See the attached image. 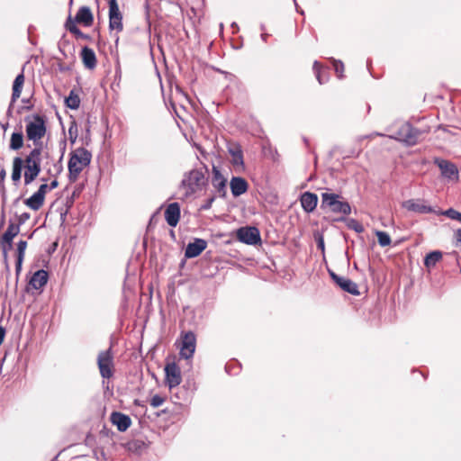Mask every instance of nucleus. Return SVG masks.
<instances>
[{
  "mask_svg": "<svg viewBox=\"0 0 461 461\" xmlns=\"http://www.w3.org/2000/svg\"><path fill=\"white\" fill-rule=\"evenodd\" d=\"M207 173L208 168L205 166L185 172L178 188L181 199L188 198L195 193L202 191L207 184Z\"/></svg>",
  "mask_w": 461,
  "mask_h": 461,
  "instance_id": "obj_1",
  "label": "nucleus"
},
{
  "mask_svg": "<svg viewBox=\"0 0 461 461\" xmlns=\"http://www.w3.org/2000/svg\"><path fill=\"white\" fill-rule=\"evenodd\" d=\"M91 158V152L85 148H77L70 153L68 164L70 182L77 180L79 174L90 164Z\"/></svg>",
  "mask_w": 461,
  "mask_h": 461,
  "instance_id": "obj_2",
  "label": "nucleus"
},
{
  "mask_svg": "<svg viewBox=\"0 0 461 461\" xmlns=\"http://www.w3.org/2000/svg\"><path fill=\"white\" fill-rule=\"evenodd\" d=\"M41 153L42 147H34L23 160L24 184L26 185L34 181L41 171Z\"/></svg>",
  "mask_w": 461,
  "mask_h": 461,
  "instance_id": "obj_3",
  "label": "nucleus"
},
{
  "mask_svg": "<svg viewBox=\"0 0 461 461\" xmlns=\"http://www.w3.org/2000/svg\"><path fill=\"white\" fill-rule=\"evenodd\" d=\"M423 133H425V131L416 129L409 122H404L389 138L402 141L408 146H414L418 143L420 136Z\"/></svg>",
  "mask_w": 461,
  "mask_h": 461,
  "instance_id": "obj_4",
  "label": "nucleus"
},
{
  "mask_svg": "<svg viewBox=\"0 0 461 461\" xmlns=\"http://www.w3.org/2000/svg\"><path fill=\"white\" fill-rule=\"evenodd\" d=\"M46 133L45 121L41 115H34L33 121L26 124V136L32 140L34 147H42L41 140Z\"/></svg>",
  "mask_w": 461,
  "mask_h": 461,
  "instance_id": "obj_5",
  "label": "nucleus"
},
{
  "mask_svg": "<svg viewBox=\"0 0 461 461\" xmlns=\"http://www.w3.org/2000/svg\"><path fill=\"white\" fill-rule=\"evenodd\" d=\"M97 366L103 378L109 379L113 375V353L112 347L99 352L97 356Z\"/></svg>",
  "mask_w": 461,
  "mask_h": 461,
  "instance_id": "obj_6",
  "label": "nucleus"
},
{
  "mask_svg": "<svg viewBox=\"0 0 461 461\" xmlns=\"http://www.w3.org/2000/svg\"><path fill=\"white\" fill-rule=\"evenodd\" d=\"M237 239L247 245H256L261 241L259 230L254 226L238 229Z\"/></svg>",
  "mask_w": 461,
  "mask_h": 461,
  "instance_id": "obj_7",
  "label": "nucleus"
},
{
  "mask_svg": "<svg viewBox=\"0 0 461 461\" xmlns=\"http://www.w3.org/2000/svg\"><path fill=\"white\" fill-rule=\"evenodd\" d=\"M109 29L120 32L123 30L122 14L117 0H109Z\"/></svg>",
  "mask_w": 461,
  "mask_h": 461,
  "instance_id": "obj_8",
  "label": "nucleus"
},
{
  "mask_svg": "<svg viewBox=\"0 0 461 461\" xmlns=\"http://www.w3.org/2000/svg\"><path fill=\"white\" fill-rule=\"evenodd\" d=\"M196 347V337L193 331H187L182 336L180 356L185 359L192 358Z\"/></svg>",
  "mask_w": 461,
  "mask_h": 461,
  "instance_id": "obj_9",
  "label": "nucleus"
},
{
  "mask_svg": "<svg viewBox=\"0 0 461 461\" xmlns=\"http://www.w3.org/2000/svg\"><path fill=\"white\" fill-rule=\"evenodd\" d=\"M402 206L409 212L420 213V214H427V213H436L435 209L425 203L424 200L421 199H409L402 203Z\"/></svg>",
  "mask_w": 461,
  "mask_h": 461,
  "instance_id": "obj_10",
  "label": "nucleus"
},
{
  "mask_svg": "<svg viewBox=\"0 0 461 461\" xmlns=\"http://www.w3.org/2000/svg\"><path fill=\"white\" fill-rule=\"evenodd\" d=\"M166 383L168 387L174 388L179 385L182 382L181 370L175 363H167L165 366Z\"/></svg>",
  "mask_w": 461,
  "mask_h": 461,
  "instance_id": "obj_11",
  "label": "nucleus"
},
{
  "mask_svg": "<svg viewBox=\"0 0 461 461\" xmlns=\"http://www.w3.org/2000/svg\"><path fill=\"white\" fill-rule=\"evenodd\" d=\"M329 274L330 278L334 281V283L338 286H339L343 291L353 295H358L360 294L357 285L352 280L347 277L339 276L331 270H329Z\"/></svg>",
  "mask_w": 461,
  "mask_h": 461,
  "instance_id": "obj_12",
  "label": "nucleus"
},
{
  "mask_svg": "<svg viewBox=\"0 0 461 461\" xmlns=\"http://www.w3.org/2000/svg\"><path fill=\"white\" fill-rule=\"evenodd\" d=\"M434 164L439 167L443 177L447 178L449 180L458 178V170L454 163L446 159L437 158L434 159Z\"/></svg>",
  "mask_w": 461,
  "mask_h": 461,
  "instance_id": "obj_13",
  "label": "nucleus"
},
{
  "mask_svg": "<svg viewBox=\"0 0 461 461\" xmlns=\"http://www.w3.org/2000/svg\"><path fill=\"white\" fill-rule=\"evenodd\" d=\"M20 232V226L19 224H16L13 222L12 221H9L7 230L3 235L2 238V245H3V253L5 258L7 257V250L12 249L13 246V240L14 238Z\"/></svg>",
  "mask_w": 461,
  "mask_h": 461,
  "instance_id": "obj_14",
  "label": "nucleus"
},
{
  "mask_svg": "<svg viewBox=\"0 0 461 461\" xmlns=\"http://www.w3.org/2000/svg\"><path fill=\"white\" fill-rule=\"evenodd\" d=\"M212 185L221 197L226 196L227 179L216 166H212Z\"/></svg>",
  "mask_w": 461,
  "mask_h": 461,
  "instance_id": "obj_15",
  "label": "nucleus"
},
{
  "mask_svg": "<svg viewBox=\"0 0 461 461\" xmlns=\"http://www.w3.org/2000/svg\"><path fill=\"white\" fill-rule=\"evenodd\" d=\"M207 247L206 240L203 239H194L193 242L188 243L185 250L186 258H194L198 257Z\"/></svg>",
  "mask_w": 461,
  "mask_h": 461,
  "instance_id": "obj_16",
  "label": "nucleus"
},
{
  "mask_svg": "<svg viewBox=\"0 0 461 461\" xmlns=\"http://www.w3.org/2000/svg\"><path fill=\"white\" fill-rule=\"evenodd\" d=\"M72 22L74 24L80 23L86 27L91 26L94 22V15L91 9L86 5L81 6L76 14L75 17L72 18Z\"/></svg>",
  "mask_w": 461,
  "mask_h": 461,
  "instance_id": "obj_17",
  "label": "nucleus"
},
{
  "mask_svg": "<svg viewBox=\"0 0 461 461\" xmlns=\"http://www.w3.org/2000/svg\"><path fill=\"white\" fill-rule=\"evenodd\" d=\"M165 219L170 227H176L180 220V205L178 203H171L165 211Z\"/></svg>",
  "mask_w": 461,
  "mask_h": 461,
  "instance_id": "obj_18",
  "label": "nucleus"
},
{
  "mask_svg": "<svg viewBox=\"0 0 461 461\" xmlns=\"http://www.w3.org/2000/svg\"><path fill=\"white\" fill-rule=\"evenodd\" d=\"M111 422L115 425L117 429L121 432L126 431L131 425V420L130 416L119 411L112 412Z\"/></svg>",
  "mask_w": 461,
  "mask_h": 461,
  "instance_id": "obj_19",
  "label": "nucleus"
},
{
  "mask_svg": "<svg viewBox=\"0 0 461 461\" xmlns=\"http://www.w3.org/2000/svg\"><path fill=\"white\" fill-rule=\"evenodd\" d=\"M231 194L234 197L240 196L249 189L247 180L241 176H232L230 182Z\"/></svg>",
  "mask_w": 461,
  "mask_h": 461,
  "instance_id": "obj_20",
  "label": "nucleus"
},
{
  "mask_svg": "<svg viewBox=\"0 0 461 461\" xmlns=\"http://www.w3.org/2000/svg\"><path fill=\"white\" fill-rule=\"evenodd\" d=\"M300 202L304 212H312L317 206L318 196L313 193L305 192L301 195Z\"/></svg>",
  "mask_w": 461,
  "mask_h": 461,
  "instance_id": "obj_21",
  "label": "nucleus"
},
{
  "mask_svg": "<svg viewBox=\"0 0 461 461\" xmlns=\"http://www.w3.org/2000/svg\"><path fill=\"white\" fill-rule=\"evenodd\" d=\"M49 274L44 269L36 271L30 279L29 285L36 289H41L48 282Z\"/></svg>",
  "mask_w": 461,
  "mask_h": 461,
  "instance_id": "obj_22",
  "label": "nucleus"
},
{
  "mask_svg": "<svg viewBox=\"0 0 461 461\" xmlns=\"http://www.w3.org/2000/svg\"><path fill=\"white\" fill-rule=\"evenodd\" d=\"M81 58L84 66L88 69H94L96 67V56L95 51L87 47H83L81 50Z\"/></svg>",
  "mask_w": 461,
  "mask_h": 461,
  "instance_id": "obj_23",
  "label": "nucleus"
},
{
  "mask_svg": "<svg viewBox=\"0 0 461 461\" xmlns=\"http://www.w3.org/2000/svg\"><path fill=\"white\" fill-rule=\"evenodd\" d=\"M23 83H24V75H23V72H22L19 75H17V77H15L14 84H13V94H12V98H11V104L8 108L9 111L11 110V107L13 106V104L20 97Z\"/></svg>",
  "mask_w": 461,
  "mask_h": 461,
  "instance_id": "obj_24",
  "label": "nucleus"
},
{
  "mask_svg": "<svg viewBox=\"0 0 461 461\" xmlns=\"http://www.w3.org/2000/svg\"><path fill=\"white\" fill-rule=\"evenodd\" d=\"M229 153L231 156V164L234 167H243V152L241 147L238 144L232 145L228 149Z\"/></svg>",
  "mask_w": 461,
  "mask_h": 461,
  "instance_id": "obj_25",
  "label": "nucleus"
},
{
  "mask_svg": "<svg viewBox=\"0 0 461 461\" xmlns=\"http://www.w3.org/2000/svg\"><path fill=\"white\" fill-rule=\"evenodd\" d=\"M44 168L50 177L57 178L63 170L62 156L58 160L52 159L51 165L46 162Z\"/></svg>",
  "mask_w": 461,
  "mask_h": 461,
  "instance_id": "obj_26",
  "label": "nucleus"
},
{
  "mask_svg": "<svg viewBox=\"0 0 461 461\" xmlns=\"http://www.w3.org/2000/svg\"><path fill=\"white\" fill-rule=\"evenodd\" d=\"M65 28L69 32H71L72 34H74L77 38H80V39H84V40H89L90 39V36L87 35V34H85L84 32H82L79 28L74 24V23L72 22V17L71 15H68L66 23H65Z\"/></svg>",
  "mask_w": 461,
  "mask_h": 461,
  "instance_id": "obj_27",
  "label": "nucleus"
},
{
  "mask_svg": "<svg viewBox=\"0 0 461 461\" xmlns=\"http://www.w3.org/2000/svg\"><path fill=\"white\" fill-rule=\"evenodd\" d=\"M44 200L45 199L41 196L40 194L34 193L31 197L24 201V203L32 210L37 211L42 206Z\"/></svg>",
  "mask_w": 461,
  "mask_h": 461,
  "instance_id": "obj_28",
  "label": "nucleus"
},
{
  "mask_svg": "<svg viewBox=\"0 0 461 461\" xmlns=\"http://www.w3.org/2000/svg\"><path fill=\"white\" fill-rule=\"evenodd\" d=\"M23 160L20 157H15L13 161L12 180L17 182L21 179Z\"/></svg>",
  "mask_w": 461,
  "mask_h": 461,
  "instance_id": "obj_29",
  "label": "nucleus"
},
{
  "mask_svg": "<svg viewBox=\"0 0 461 461\" xmlns=\"http://www.w3.org/2000/svg\"><path fill=\"white\" fill-rule=\"evenodd\" d=\"M341 196L338 194L334 193H322L321 194V205L325 207H329L330 210L335 205V203L338 199H340Z\"/></svg>",
  "mask_w": 461,
  "mask_h": 461,
  "instance_id": "obj_30",
  "label": "nucleus"
},
{
  "mask_svg": "<svg viewBox=\"0 0 461 461\" xmlns=\"http://www.w3.org/2000/svg\"><path fill=\"white\" fill-rule=\"evenodd\" d=\"M331 212L334 213L348 215L351 212V207L347 201L338 199L337 202L335 203V205L331 209Z\"/></svg>",
  "mask_w": 461,
  "mask_h": 461,
  "instance_id": "obj_31",
  "label": "nucleus"
},
{
  "mask_svg": "<svg viewBox=\"0 0 461 461\" xmlns=\"http://www.w3.org/2000/svg\"><path fill=\"white\" fill-rule=\"evenodd\" d=\"M65 104L68 108L72 110H77L79 108L80 98L79 95L75 92V90H71L69 92L68 96L65 99Z\"/></svg>",
  "mask_w": 461,
  "mask_h": 461,
  "instance_id": "obj_32",
  "label": "nucleus"
},
{
  "mask_svg": "<svg viewBox=\"0 0 461 461\" xmlns=\"http://www.w3.org/2000/svg\"><path fill=\"white\" fill-rule=\"evenodd\" d=\"M23 146V134L22 131L13 132L10 140L9 148L13 150H18Z\"/></svg>",
  "mask_w": 461,
  "mask_h": 461,
  "instance_id": "obj_33",
  "label": "nucleus"
},
{
  "mask_svg": "<svg viewBox=\"0 0 461 461\" xmlns=\"http://www.w3.org/2000/svg\"><path fill=\"white\" fill-rule=\"evenodd\" d=\"M27 248V242L25 240H20L17 244V258H16V271L19 272L22 268V263L24 258L25 249Z\"/></svg>",
  "mask_w": 461,
  "mask_h": 461,
  "instance_id": "obj_34",
  "label": "nucleus"
},
{
  "mask_svg": "<svg viewBox=\"0 0 461 461\" xmlns=\"http://www.w3.org/2000/svg\"><path fill=\"white\" fill-rule=\"evenodd\" d=\"M441 258L442 253L440 251L429 252L424 258V265L428 268L433 267L441 259Z\"/></svg>",
  "mask_w": 461,
  "mask_h": 461,
  "instance_id": "obj_35",
  "label": "nucleus"
},
{
  "mask_svg": "<svg viewBox=\"0 0 461 461\" xmlns=\"http://www.w3.org/2000/svg\"><path fill=\"white\" fill-rule=\"evenodd\" d=\"M312 69L315 73L316 78L318 82L322 85L328 81V77L324 75V71L322 70L321 65L319 61L315 60L312 66Z\"/></svg>",
  "mask_w": 461,
  "mask_h": 461,
  "instance_id": "obj_36",
  "label": "nucleus"
},
{
  "mask_svg": "<svg viewBox=\"0 0 461 461\" xmlns=\"http://www.w3.org/2000/svg\"><path fill=\"white\" fill-rule=\"evenodd\" d=\"M375 235L377 237L378 243L381 247H386L391 244V238L389 234L386 233L385 231L377 230L375 232Z\"/></svg>",
  "mask_w": 461,
  "mask_h": 461,
  "instance_id": "obj_37",
  "label": "nucleus"
},
{
  "mask_svg": "<svg viewBox=\"0 0 461 461\" xmlns=\"http://www.w3.org/2000/svg\"><path fill=\"white\" fill-rule=\"evenodd\" d=\"M442 214L446 215L447 217L456 220L461 222V212L456 211L453 208H449L447 211L443 212Z\"/></svg>",
  "mask_w": 461,
  "mask_h": 461,
  "instance_id": "obj_38",
  "label": "nucleus"
},
{
  "mask_svg": "<svg viewBox=\"0 0 461 461\" xmlns=\"http://www.w3.org/2000/svg\"><path fill=\"white\" fill-rule=\"evenodd\" d=\"M333 67L339 78L343 77L344 64L340 60L333 59Z\"/></svg>",
  "mask_w": 461,
  "mask_h": 461,
  "instance_id": "obj_39",
  "label": "nucleus"
},
{
  "mask_svg": "<svg viewBox=\"0 0 461 461\" xmlns=\"http://www.w3.org/2000/svg\"><path fill=\"white\" fill-rule=\"evenodd\" d=\"M314 237H315V240H316V243H317V248L319 249H321L322 254L324 255L325 244H324L323 235L318 233Z\"/></svg>",
  "mask_w": 461,
  "mask_h": 461,
  "instance_id": "obj_40",
  "label": "nucleus"
},
{
  "mask_svg": "<svg viewBox=\"0 0 461 461\" xmlns=\"http://www.w3.org/2000/svg\"><path fill=\"white\" fill-rule=\"evenodd\" d=\"M163 402L164 399L158 394H155L150 400V405L154 408L161 406Z\"/></svg>",
  "mask_w": 461,
  "mask_h": 461,
  "instance_id": "obj_41",
  "label": "nucleus"
},
{
  "mask_svg": "<svg viewBox=\"0 0 461 461\" xmlns=\"http://www.w3.org/2000/svg\"><path fill=\"white\" fill-rule=\"evenodd\" d=\"M41 180L43 182L47 181L46 178H42ZM48 190H49V185L46 183H43L42 185H40V187H39V189H38V191L36 193L40 194V195L42 196L45 199V194H46Z\"/></svg>",
  "mask_w": 461,
  "mask_h": 461,
  "instance_id": "obj_42",
  "label": "nucleus"
},
{
  "mask_svg": "<svg viewBox=\"0 0 461 461\" xmlns=\"http://www.w3.org/2000/svg\"><path fill=\"white\" fill-rule=\"evenodd\" d=\"M30 217H31V215L29 212L21 213L20 215L17 216V223L16 224H19V226L23 225L30 219Z\"/></svg>",
  "mask_w": 461,
  "mask_h": 461,
  "instance_id": "obj_43",
  "label": "nucleus"
},
{
  "mask_svg": "<svg viewBox=\"0 0 461 461\" xmlns=\"http://www.w3.org/2000/svg\"><path fill=\"white\" fill-rule=\"evenodd\" d=\"M214 202V197H210L208 198L204 203H203L200 207V210L202 211H206V210H209L211 209L212 205V203Z\"/></svg>",
  "mask_w": 461,
  "mask_h": 461,
  "instance_id": "obj_44",
  "label": "nucleus"
},
{
  "mask_svg": "<svg viewBox=\"0 0 461 461\" xmlns=\"http://www.w3.org/2000/svg\"><path fill=\"white\" fill-rule=\"evenodd\" d=\"M6 176V172L4 168L0 170V185L4 188V181Z\"/></svg>",
  "mask_w": 461,
  "mask_h": 461,
  "instance_id": "obj_45",
  "label": "nucleus"
},
{
  "mask_svg": "<svg viewBox=\"0 0 461 461\" xmlns=\"http://www.w3.org/2000/svg\"><path fill=\"white\" fill-rule=\"evenodd\" d=\"M5 329L0 325V346L3 344L5 337Z\"/></svg>",
  "mask_w": 461,
  "mask_h": 461,
  "instance_id": "obj_46",
  "label": "nucleus"
},
{
  "mask_svg": "<svg viewBox=\"0 0 461 461\" xmlns=\"http://www.w3.org/2000/svg\"><path fill=\"white\" fill-rule=\"evenodd\" d=\"M49 185V190H52V189H55L56 187H58L59 185V182L57 180V178H54Z\"/></svg>",
  "mask_w": 461,
  "mask_h": 461,
  "instance_id": "obj_47",
  "label": "nucleus"
},
{
  "mask_svg": "<svg viewBox=\"0 0 461 461\" xmlns=\"http://www.w3.org/2000/svg\"><path fill=\"white\" fill-rule=\"evenodd\" d=\"M456 239L458 242L461 243V229H458L456 232Z\"/></svg>",
  "mask_w": 461,
  "mask_h": 461,
  "instance_id": "obj_48",
  "label": "nucleus"
},
{
  "mask_svg": "<svg viewBox=\"0 0 461 461\" xmlns=\"http://www.w3.org/2000/svg\"><path fill=\"white\" fill-rule=\"evenodd\" d=\"M294 3V5H295V8H296V11L299 12L300 14H303V10H299V7H298V5L296 3V0H293Z\"/></svg>",
  "mask_w": 461,
  "mask_h": 461,
  "instance_id": "obj_49",
  "label": "nucleus"
},
{
  "mask_svg": "<svg viewBox=\"0 0 461 461\" xmlns=\"http://www.w3.org/2000/svg\"><path fill=\"white\" fill-rule=\"evenodd\" d=\"M355 230L357 232H361L363 230V228H362V226L358 225V226H356Z\"/></svg>",
  "mask_w": 461,
  "mask_h": 461,
  "instance_id": "obj_50",
  "label": "nucleus"
},
{
  "mask_svg": "<svg viewBox=\"0 0 461 461\" xmlns=\"http://www.w3.org/2000/svg\"><path fill=\"white\" fill-rule=\"evenodd\" d=\"M267 37H268V34H267V33H262V34H261V38H262V40H263L264 41H267Z\"/></svg>",
  "mask_w": 461,
  "mask_h": 461,
  "instance_id": "obj_51",
  "label": "nucleus"
},
{
  "mask_svg": "<svg viewBox=\"0 0 461 461\" xmlns=\"http://www.w3.org/2000/svg\"><path fill=\"white\" fill-rule=\"evenodd\" d=\"M375 135H376V136H384V134H381V133H379V132H374V133H372V134L370 135V137L375 136Z\"/></svg>",
  "mask_w": 461,
  "mask_h": 461,
  "instance_id": "obj_52",
  "label": "nucleus"
},
{
  "mask_svg": "<svg viewBox=\"0 0 461 461\" xmlns=\"http://www.w3.org/2000/svg\"><path fill=\"white\" fill-rule=\"evenodd\" d=\"M23 103H28L29 102V99H23Z\"/></svg>",
  "mask_w": 461,
  "mask_h": 461,
  "instance_id": "obj_53",
  "label": "nucleus"
},
{
  "mask_svg": "<svg viewBox=\"0 0 461 461\" xmlns=\"http://www.w3.org/2000/svg\"><path fill=\"white\" fill-rule=\"evenodd\" d=\"M170 232H171V233H170V236L174 237V236H175L174 231H173V230H171Z\"/></svg>",
  "mask_w": 461,
  "mask_h": 461,
  "instance_id": "obj_54",
  "label": "nucleus"
},
{
  "mask_svg": "<svg viewBox=\"0 0 461 461\" xmlns=\"http://www.w3.org/2000/svg\"><path fill=\"white\" fill-rule=\"evenodd\" d=\"M231 26L235 27V26H237V23H232Z\"/></svg>",
  "mask_w": 461,
  "mask_h": 461,
  "instance_id": "obj_55",
  "label": "nucleus"
},
{
  "mask_svg": "<svg viewBox=\"0 0 461 461\" xmlns=\"http://www.w3.org/2000/svg\"><path fill=\"white\" fill-rule=\"evenodd\" d=\"M260 28H261V30H262V31H264V30H265V26H264L263 24L261 25V27H260Z\"/></svg>",
  "mask_w": 461,
  "mask_h": 461,
  "instance_id": "obj_56",
  "label": "nucleus"
}]
</instances>
